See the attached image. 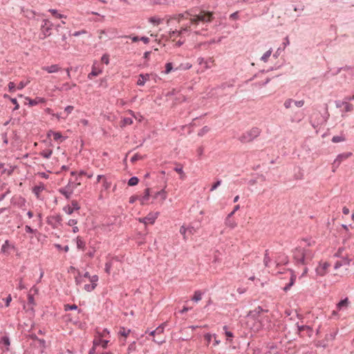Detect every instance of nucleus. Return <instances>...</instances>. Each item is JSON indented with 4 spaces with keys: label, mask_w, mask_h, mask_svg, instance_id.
<instances>
[{
    "label": "nucleus",
    "mask_w": 354,
    "mask_h": 354,
    "mask_svg": "<svg viewBox=\"0 0 354 354\" xmlns=\"http://www.w3.org/2000/svg\"><path fill=\"white\" fill-rule=\"evenodd\" d=\"M186 14L192 17L190 20L193 24H197L200 21L210 22L213 19V13L209 11L200 10L198 14L187 12Z\"/></svg>",
    "instance_id": "nucleus-1"
},
{
    "label": "nucleus",
    "mask_w": 354,
    "mask_h": 354,
    "mask_svg": "<svg viewBox=\"0 0 354 354\" xmlns=\"http://www.w3.org/2000/svg\"><path fill=\"white\" fill-rule=\"evenodd\" d=\"M261 130L257 127H253L251 130L244 133L239 140L243 142H249L260 135Z\"/></svg>",
    "instance_id": "nucleus-2"
},
{
    "label": "nucleus",
    "mask_w": 354,
    "mask_h": 354,
    "mask_svg": "<svg viewBox=\"0 0 354 354\" xmlns=\"http://www.w3.org/2000/svg\"><path fill=\"white\" fill-rule=\"evenodd\" d=\"M53 24L48 19H44L43 24L41 26V33L39 34V39H44L51 35V30Z\"/></svg>",
    "instance_id": "nucleus-3"
},
{
    "label": "nucleus",
    "mask_w": 354,
    "mask_h": 354,
    "mask_svg": "<svg viewBox=\"0 0 354 354\" xmlns=\"http://www.w3.org/2000/svg\"><path fill=\"white\" fill-rule=\"evenodd\" d=\"M293 258L297 264H305L304 249L301 248H296L293 250Z\"/></svg>",
    "instance_id": "nucleus-4"
},
{
    "label": "nucleus",
    "mask_w": 354,
    "mask_h": 354,
    "mask_svg": "<svg viewBox=\"0 0 354 354\" xmlns=\"http://www.w3.org/2000/svg\"><path fill=\"white\" fill-rule=\"evenodd\" d=\"M351 156V153H350V152L339 154L333 163V171H335V169L339 166L342 161H343L344 160H346Z\"/></svg>",
    "instance_id": "nucleus-5"
},
{
    "label": "nucleus",
    "mask_w": 354,
    "mask_h": 354,
    "mask_svg": "<svg viewBox=\"0 0 354 354\" xmlns=\"http://www.w3.org/2000/svg\"><path fill=\"white\" fill-rule=\"evenodd\" d=\"M71 181L69 180V183L66 186V187L64 188H60L59 189V193H61L62 195H64L66 199H70L71 196V194H73V188L74 187H73L71 189Z\"/></svg>",
    "instance_id": "nucleus-6"
},
{
    "label": "nucleus",
    "mask_w": 354,
    "mask_h": 354,
    "mask_svg": "<svg viewBox=\"0 0 354 354\" xmlns=\"http://www.w3.org/2000/svg\"><path fill=\"white\" fill-rule=\"evenodd\" d=\"M157 215H158V213H156L155 214H149L144 218H139V221L140 223H143L145 224H147V223L153 224L156 219L157 218Z\"/></svg>",
    "instance_id": "nucleus-7"
},
{
    "label": "nucleus",
    "mask_w": 354,
    "mask_h": 354,
    "mask_svg": "<svg viewBox=\"0 0 354 354\" xmlns=\"http://www.w3.org/2000/svg\"><path fill=\"white\" fill-rule=\"evenodd\" d=\"M71 205H72V207L68 205L64 208V210L68 214H73L74 210H78L80 208L77 201H72Z\"/></svg>",
    "instance_id": "nucleus-8"
},
{
    "label": "nucleus",
    "mask_w": 354,
    "mask_h": 354,
    "mask_svg": "<svg viewBox=\"0 0 354 354\" xmlns=\"http://www.w3.org/2000/svg\"><path fill=\"white\" fill-rule=\"evenodd\" d=\"M289 271L290 272V278L289 283L283 288L285 292H287L290 289V288L294 285L297 278V276L293 270H289Z\"/></svg>",
    "instance_id": "nucleus-9"
},
{
    "label": "nucleus",
    "mask_w": 354,
    "mask_h": 354,
    "mask_svg": "<svg viewBox=\"0 0 354 354\" xmlns=\"http://www.w3.org/2000/svg\"><path fill=\"white\" fill-rule=\"evenodd\" d=\"M264 310L261 306H258L254 310H250L248 314V317H252L253 319H257L261 313Z\"/></svg>",
    "instance_id": "nucleus-10"
},
{
    "label": "nucleus",
    "mask_w": 354,
    "mask_h": 354,
    "mask_svg": "<svg viewBox=\"0 0 354 354\" xmlns=\"http://www.w3.org/2000/svg\"><path fill=\"white\" fill-rule=\"evenodd\" d=\"M10 248L15 249V246L11 245L8 240H6L1 246V252L4 254L9 255L10 252L8 250Z\"/></svg>",
    "instance_id": "nucleus-11"
},
{
    "label": "nucleus",
    "mask_w": 354,
    "mask_h": 354,
    "mask_svg": "<svg viewBox=\"0 0 354 354\" xmlns=\"http://www.w3.org/2000/svg\"><path fill=\"white\" fill-rule=\"evenodd\" d=\"M62 216L59 214L55 216H51L48 218V223L50 225H56V224H60L62 222Z\"/></svg>",
    "instance_id": "nucleus-12"
},
{
    "label": "nucleus",
    "mask_w": 354,
    "mask_h": 354,
    "mask_svg": "<svg viewBox=\"0 0 354 354\" xmlns=\"http://www.w3.org/2000/svg\"><path fill=\"white\" fill-rule=\"evenodd\" d=\"M314 255L311 250L308 249H304V259H305V264H307L309 261H310Z\"/></svg>",
    "instance_id": "nucleus-13"
},
{
    "label": "nucleus",
    "mask_w": 354,
    "mask_h": 354,
    "mask_svg": "<svg viewBox=\"0 0 354 354\" xmlns=\"http://www.w3.org/2000/svg\"><path fill=\"white\" fill-rule=\"evenodd\" d=\"M45 187L43 183L36 185L32 189V192L35 194L37 198H39L40 193L44 189Z\"/></svg>",
    "instance_id": "nucleus-14"
},
{
    "label": "nucleus",
    "mask_w": 354,
    "mask_h": 354,
    "mask_svg": "<svg viewBox=\"0 0 354 354\" xmlns=\"http://www.w3.org/2000/svg\"><path fill=\"white\" fill-rule=\"evenodd\" d=\"M140 78L137 82V84L138 86H144L146 81H147L149 79V74H140L139 75Z\"/></svg>",
    "instance_id": "nucleus-15"
},
{
    "label": "nucleus",
    "mask_w": 354,
    "mask_h": 354,
    "mask_svg": "<svg viewBox=\"0 0 354 354\" xmlns=\"http://www.w3.org/2000/svg\"><path fill=\"white\" fill-rule=\"evenodd\" d=\"M329 267L328 263H324L322 266L317 268V272L320 276H324L326 274L327 268Z\"/></svg>",
    "instance_id": "nucleus-16"
},
{
    "label": "nucleus",
    "mask_w": 354,
    "mask_h": 354,
    "mask_svg": "<svg viewBox=\"0 0 354 354\" xmlns=\"http://www.w3.org/2000/svg\"><path fill=\"white\" fill-rule=\"evenodd\" d=\"M43 69L49 73H53L57 72L59 69V67L57 64H53L49 66H45L43 68Z\"/></svg>",
    "instance_id": "nucleus-17"
},
{
    "label": "nucleus",
    "mask_w": 354,
    "mask_h": 354,
    "mask_svg": "<svg viewBox=\"0 0 354 354\" xmlns=\"http://www.w3.org/2000/svg\"><path fill=\"white\" fill-rule=\"evenodd\" d=\"M26 100H28V104L30 106H35L36 104H37L39 102H45V100L44 98H40V97H37L34 100H32L29 97H26Z\"/></svg>",
    "instance_id": "nucleus-18"
},
{
    "label": "nucleus",
    "mask_w": 354,
    "mask_h": 354,
    "mask_svg": "<svg viewBox=\"0 0 354 354\" xmlns=\"http://www.w3.org/2000/svg\"><path fill=\"white\" fill-rule=\"evenodd\" d=\"M164 331V326L160 325L158 326L155 330L151 331L149 335L151 336H155L156 335H161Z\"/></svg>",
    "instance_id": "nucleus-19"
},
{
    "label": "nucleus",
    "mask_w": 354,
    "mask_h": 354,
    "mask_svg": "<svg viewBox=\"0 0 354 354\" xmlns=\"http://www.w3.org/2000/svg\"><path fill=\"white\" fill-rule=\"evenodd\" d=\"M348 304V298H345L344 299H342L337 304V308L338 310H341L344 307H346Z\"/></svg>",
    "instance_id": "nucleus-20"
},
{
    "label": "nucleus",
    "mask_w": 354,
    "mask_h": 354,
    "mask_svg": "<svg viewBox=\"0 0 354 354\" xmlns=\"http://www.w3.org/2000/svg\"><path fill=\"white\" fill-rule=\"evenodd\" d=\"M202 295H203V293L201 291H200V290L195 291L194 295L193 297L192 298V300H193L195 302L199 301L202 299Z\"/></svg>",
    "instance_id": "nucleus-21"
},
{
    "label": "nucleus",
    "mask_w": 354,
    "mask_h": 354,
    "mask_svg": "<svg viewBox=\"0 0 354 354\" xmlns=\"http://www.w3.org/2000/svg\"><path fill=\"white\" fill-rule=\"evenodd\" d=\"M149 195H150L149 189L147 188L145 190L144 196L142 198H140L142 204H144L145 202L147 201L149 199Z\"/></svg>",
    "instance_id": "nucleus-22"
},
{
    "label": "nucleus",
    "mask_w": 354,
    "mask_h": 354,
    "mask_svg": "<svg viewBox=\"0 0 354 354\" xmlns=\"http://www.w3.org/2000/svg\"><path fill=\"white\" fill-rule=\"evenodd\" d=\"M138 183H139L138 178L136 176H133L128 180V185L129 186H135V185H138Z\"/></svg>",
    "instance_id": "nucleus-23"
},
{
    "label": "nucleus",
    "mask_w": 354,
    "mask_h": 354,
    "mask_svg": "<svg viewBox=\"0 0 354 354\" xmlns=\"http://www.w3.org/2000/svg\"><path fill=\"white\" fill-rule=\"evenodd\" d=\"M346 138L344 136H335L332 138V142L334 143L345 141Z\"/></svg>",
    "instance_id": "nucleus-24"
},
{
    "label": "nucleus",
    "mask_w": 354,
    "mask_h": 354,
    "mask_svg": "<svg viewBox=\"0 0 354 354\" xmlns=\"http://www.w3.org/2000/svg\"><path fill=\"white\" fill-rule=\"evenodd\" d=\"M271 53H272V50L271 49L267 50L263 55V56L261 57V60L264 62H266L268 61V58L270 57V56L271 55Z\"/></svg>",
    "instance_id": "nucleus-25"
},
{
    "label": "nucleus",
    "mask_w": 354,
    "mask_h": 354,
    "mask_svg": "<svg viewBox=\"0 0 354 354\" xmlns=\"http://www.w3.org/2000/svg\"><path fill=\"white\" fill-rule=\"evenodd\" d=\"M49 12L53 15L55 16V17L58 18V19H62V18H66V17L64 15H61V14H59L57 12V10H55V9H50L49 10Z\"/></svg>",
    "instance_id": "nucleus-26"
},
{
    "label": "nucleus",
    "mask_w": 354,
    "mask_h": 354,
    "mask_svg": "<svg viewBox=\"0 0 354 354\" xmlns=\"http://www.w3.org/2000/svg\"><path fill=\"white\" fill-rule=\"evenodd\" d=\"M176 167L174 169V170L175 171H176L178 174H179L180 175L185 176V173L183 172L182 165L178 164V163H176Z\"/></svg>",
    "instance_id": "nucleus-27"
},
{
    "label": "nucleus",
    "mask_w": 354,
    "mask_h": 354,
    "mask_svg": "<svg viewBox=\"0 0 354 354\" xmlns=\"http://www.w3.org/2000/svg\"><path fill=\"white\" fill-rule=\"evenodd\" d=\"M223 330H225V335L227 337V339L228 341H231L232 340L231 339L234 337L233 333L232 332L227 330V326H223Z\"/></svg>",
    "instance_id": "nucleus-28"
},
{
    "label": "nucleus",
    "mask_w": 354,
    "mask_h": 354,
    "mask_svg": "<svg viewBox=\"0 0 354 354\" xmlns=\"http://www.w3.org/2000/svg\"><path fill=\"white\" fill-rule=\"evenodd\" d=\"M131 330L130 329H126L124 327L120 328V330L119 331V334L122 336H124L125 337H127V335L129 334Z\"/></svg>",
    "instance_id": "nucleus-29"
},
{
    "label": "nucleus",
    "mask_w": 354,
    "mask_h": 354,
    "mask_svg": "<svg viewBox=\"0 0 354 354\" xmlns=\"http://www.w3.org/2000/svg\"><path fill=\"white\" fill-rule=\"evenodd\" d=\"M0 342L3 343L4 345H6L7 346H10V339L6 335L2 336L1 337V342Z\"/></svg>",
    "instance_id": "nucleus-30"
},
{
    "label": "nucleus",
    "mask_w": 354,
    "mask_h": 354,
    "mask_svg": "<svg viewBox=\"0 0 354 354\" xmlns=\"http://www.w3.org/2000/svg\"><path fill=\"white\" fill-rule=\"evenodd\" d=\"M173 70V64L171 62H168L165 64V74H169Z\"/></svg>",
    "instance_id": "nucleus-31"
},
{
    "label": "nucleus",
    "mask_w": 354,
    "mask_h": 354,
    "mask_svg": "<svg viewBox=\"0 0 354 354\" xmlns=\"http://www.w3.org/2000/svg\"><path fill=\"white\" fill-rule=\"evenodd\" d=\"M209 131V128L207 126L203 127L198 133V136H203Z\"/></svg>",
    "instance_id": "nucleus-32"
},
{
    "label": "nucleus",
    "mask_w": 354,
    "mask_h": 354,
    "mask_svg": "<svg viewBox=\"0 0 354 354\" xmlns=\"http://www.w3.org/2000/svg\"><path fill=\"white\" fill-rule=\"evenodd\" d=\"M225 224H226V225H227L228 227H230L231 228H234L236 225V223L234 221H232L229 218H226Z\"/></svg>",
    "instance_id": "nucleus-33"
},
{
    "label": "nucleus",
    "mask_w": 354,
    "mask_h": 354,
    "mask_svg": "<svg viewBox=\"0 0 354 354\" xmlns=\"http://www.w3.org/2000/svg\"><path fill=\"white\" fill-rule=\"evenodd\" d=\"M97 284L96 283H93V284H86L84 287V290H86L87 292H91L92 290H93L95 287H96Z\"/></svg>",
    "instance_id": "nucleus-34"
},
{
    "label": "nucleus",
    "mask_w": 354,
    "mask_h": 354,
    "mask_svg": "<svg viewBox=\"0 0 354 354\" xmlns=\"http://www.w3.org/2000/svg\"><path fill=\"white\" fill-rule=\"evenodd\" d=\"M77 247L79 249H83L85 247V243L79 236L77 238Z\"/></svg>",
    "instance_id": "nucleus-35"
},
{
    "label": "nucleus",
    "mask_w": 354,
    "mask_h": 354,
    "mask_svg": "<svg viewBox=\"0 0 354 354\" xmlns=\"http://www.w3.org/2000/svg\"><path fill=\"white\" fill-rule=\"evenodd\" d=\"M344 111L345 112H351L353 110V104L348 103L346 101V104H344Z\"/></svg>",
    "instance_id": "nucleus-36"
},
{
    "label": "nucleus",
    "mask_w": 354,
    "mask_h": 354,
    "mask_svg": "<svg viewBox=\"0 0 354 354\" xmlns=\"http://www.w3.org/2000/svg\"><path fill=\"white\" fill-rule=\"evenodd\" d=\"M52 150L44 151L41 153V155L44 158H49L52 155Z\"/></svg>",
    "instance_id": "nucleus-37"
},
{
    "label": "nucleus",
    "mask_w": 354,
    "mask_h": 354,
    "mask_svg": "<svg viewBox=\"0 0 354 354\" xmlns=\"http://www.w3.org/2000/svg\"><path fill=\"white\" fill-rule=\"evenodd\" d=\"M158 196H160L162 200H165L166 198V193L165 190L162 189L160 192H158L154 196V197L158 198Z\"/></svg>",
    "instance_id": "nucleus-38"
},
{
    "label": "nucleus",
    "mask_w": 354,
    "mask_h": 354,
    "mask_svg": "<svg viewBox=\"0 0 354 354\" xmlns=\"http://www.w3.org/2000/svg\"><path fill=\"white\" fill-rule=\"evenodd\" d=\"M77 308H78V307L75 304H73V305L66 304V305L64 306V310L66 311H67V310H77Z\"/></svg>",
    "instance_id": "nucleus-39"
},
{
    "label": "nucleus",
    "mask_w": 354,
    "mask_h": 354,
    "mask_svg": "<svg viewBox=\"0 0 354 354\" xmlns=\"http://www.w3.org/2000/svg\"><path fill=\"white\" fill-rule=\"evenodd\" d=\"M192 67V64H189V63H186V64H181L178 68H177L176 69H180V70H187V69H189L190 68Z\"/></svg>",
    "instance_id": "nucleus-40"
},
{
    "label": "nucleus",
    "mask_w": 354,
    "mask_h": 354,
    "mask_svg": "<svg viewBox=\"0 0 354 354\" xmlns=\"http://www.w3.org/2000/svg\"><path fill=\"white\" fill-rule=\"evenodd\" d=\"M294 100L292 99H287L285 102H284V106L286 109H289L292 106V104L293 103Z\"/></svg>",
    "instance_id": "nucleus-41"
},
{
    "label": "nucleus",
    "mask_w": 354,
    "mask_h": 354,
    "mask_svg": "<svg viewBox=\"0 0 354 354\" xmlns=\"http://www.w3.org/2000/svg\"><path fill=\"white\" fill-rule=\"evenodd\" d=\"M53 139L55 140H59V139H63L62 134L59 132H53Z\"/></svg>",
    "instance_id": "nucleus-42"
},
{
    "label": "nucleus",
    "mask_w": 354,
    "mask_h": 354,
    "mask_svg": "<svg viewBox=\"0 0 354 354\" xmlns=\"http://www.w3.org/2000/svg\"><path fill=\"white\" fill-rule=\"evenodd\" d=\"M101 61L108 65L109 64V56L106 54L103 55L101 58Z\"/></svg>",
    "instance_id": "nucleus-43"
},
{
    "label": "nucleus",
    "mask_w": 354,
    "mask_h": 354,
    "mask_svg": "<svg viewBox=\"0 0 354 354\" xmlns=\"http://www.w3.org/2000/svg\"><path fill=\"white\" fill-rule=\"evenodd\" d=\"M270 261V258L268 256V250L266 251V254L263 259V262L266 266H268V263Z\"/></svg>",
    "instance_id": "nucleus-44"
},
{
    "label": "nucleus",
    "mask_w": 354,
    "mask_h": 354,
    "mask_svg": "<svg viewBox=\"0 0 354 354\" xmlns=\"http://www.w3.org/2000/svg\"><path fill=\"white\" fill-rule=\"evenodd\" d=\"M153 341L158 344L160 345L165 342V339L162 337H158L157 338H154Z\"/></svg>",
    "instance_id": "nucleus-45"
},
{
    "label": "nucleus",
    "mask_w": 354,
    "mask_h": 354,
    "mask_svg": "<svg viewBox=\"0 0 354 354\" xmlns=\"http://www.w3.org/2000/svg\"><path fill=\"white\" fill-rule=\"evenodd\" d=\"M100 72L101 71H97L93 68L92 71L88 74V77L91 79L92 77L98 75Z\"/></svg>",
    "instance_id": "nucleus-46"
},
{
    "label": "nucleus",
    "mask_w": 354,
    "mask_h": 354,
    "mask_svg": "<svg viewBox=\"0 0 354 354\" xmlns=\"http://www.w3.org/2000/svg\"><path fill=\"white\" fill-rule=\"evenodd\" d=\"M221 180H218L213 184V185L212 186V187L210 189V191L212 192V191L215 190L218 186L221 185Z\"/></svg>",
    "instance_id": "nucleus-47"
},
{
    "label": "nucleus",
    "mask_w": 354,
    "mask_h": 354,
    "mask_svg": "<svg viewBox=\"0 0 354 354\" xmlns=\"http://www.w3.org/2000/svg\"><path fill=\"white\" fill-rule=\"evenodd\" d=\"M66 29H65L64 27H62L61 24H58L56 26V30L59 35H61L62 32H66Z\"/></svg>",
    "instance_id": "nucleus-48"
},
{
    "label": "nucleus",
    "mask_w": 354,
    "mask_h": 354,
    "mask_svg": "<svg viewBox=\"0 0 354 354\" xmlns=\"http://www.w3.org/2000/svg\"><path fill=\"white\" fill-rule=\"evenodd\" d=\"M55 248H57L58 250H64L65 252H68V250H69V247L68 245H66L64 247H62L60 244H55Z\"/></svg>",
    "instance_id": "nucleus-49"
},
{
    "label": "nucleus",
    "mask_w": 354,
    "mask_h": 354,
    "mask_svg": "<svg viewBox=\"0 0 354 354\" xmlns=\"http://www.w3.org/2000/svg\"><path fill=\"white\" fill-rule=\"evenodd\" d=\"M141 158H142V156H140L139 154L136 153L131 157V162L133 163Z\"/></svg>",
    "instance_id": "nucleus-50"
},
{
    "label": "nucleus",
    "mask_w": 354,
    "mask_h": 354,
    "mask_svg": "<svg viewBox=\"0 0 354 354\" xmlns=\"http://www.w3.org/2000/svg\"><path fill=\"white\" fill-rule=\"evenodd\" d=\"M187 232V228L185 227V226H181L180 229V233L183 235V239H186V232Z\"/></svg>",
    "instance_id": "nucleus-51"
},
{
    "label": "nucleus",
    "mask_w": 354,
    "mask_h": 354,
    "mask_svg": "<svg viewBox=\"0 0 354 354\" xmlns=\"http://www.w3.org/2000/svg\"><path fill=\"white\" fill-rule=\"evenodd\" d=\"M335 335L336 334L335 333H329V334H326V337H325V339L328 341V340H333L335 338Z\"/></svg>",
    "instance_id": "nucleus-52"
},
{
    "label": "nucleus",
    "mask_w": 354,
    "mask_h": 354,
    "mask_svg": "<svg viewBox=\"0 0 354 354\" xmlns=\"http://www.w3.org/2000/svg\"><path fill=\"white\" fill-rule=\"evenodd\" d=\"M335 103L337 108H341L346 104V101L344 100L343 101L336 100Z\"/></svg>",
    "instance_id": "nucleus-53"
},
{
    "label": "nucleus",
    "mask_w": 354,
    "mask_h": 354,
    "mask_svg": "<svg viewBox=\"0 0 354 354\" xmlns=\"http://www.w3.org/2000/svg\"><path fill=\"white\" fill-rule=\"evenodd\" d=\"M298 333H300L301 331L306 329H310V328L306 325L299 326L297 325Z\"/></svg>",
    "instance_id": "nucleus-54"
},
{
    "label": "nucleus",
    "mask_w": 354,
    "mask_h": 354,
    "mask_svg": "<svg viewBox=\"0 0 354 354\" xmlns=\"http://www.w3.org/2000/svg\"><path fill=\"white\" fill-rule=\"evenodd\" d=\"M16 85L14 82H10L8 84V88L10 92H13L15 91Z\"/></svg>",
    "instance_id": "nucleus-55"
},
{
    "label": "nucleus",
    "mask_w": 354,
    "mask_h": 354,
    "mask_svg": "<svg viewBox=\"0 0 354 354\" xmlns=\"http://www.w3.org/2000/svg\"><path fill=\"white\" fill-rule=\"evenodd\" d=\"M10 101L13 103V104L15 105L13 110L14 111L17 110L19 108V105L17 103V99L16 98H10Z\"/></svg>",
    "instance_id": "nucleus-56"
},
{
    "label": "nucleus",
    "mask_w": 354,
    "mask_h": 354,
    "mask_svg": "<svg viewBox=\"0 0 354 354\" xmlns=\"http://www.w3.org/2000/svg\"><path fill=\"white\" fill-rule=\"evenodd\" d=\"M68 33L70 35V31L68 30H66V32H61V37H62V41H66V34Z\"/></svg>",
    "instance_id": "nucleus-57"
},
{
    "label": "nucleus",
    "mask_w": 354,
    "mask_h": 354,
    "mask_svg": "<svg viewBox=\"0 0 354 354\" xmlns=\"http://www.w3.org/2000/svg\"><path fill=\"white\" fill-rule=\"evenodd\" d=\"M140 198L137 195L131 196L129 198V203L131 204L134 203L137 200H138Z\"/></svg>",
    "instance_id": "nucleus-58"
},
{
    "label": "nucleus",
    "mask_w": 354,
    "mask_h": 354,
    "mask_svg": "<svg viewBox=\"0 0 354 354\" xmlns=\"http://www.w3.org/2000/svg\"><path fill=\"white\" fill-rule=\"evenodd\" d=\"M213 335H212L211 334L209 333H206L205 335H204V338L207 341V344H209L211 340H212V338Z\"/></svg>",
    "instance_id": "nucleus-59"
},
{
    "label": "nucleus",
    "mask_w": 354,
    "mask_h": 354,
    "mask_svg": "<svg viewBox=\"0 0 354 354\" xmlns=\"http://www.w3.org/2000/svg\"><path fill=\"white\" fill-rule=\"evenodd\" d=\"M293 103L295 104V105L297 107H301L304 106V100H299V101H295L294 100Z\"/></svg>",
    "instance_id": "nucleus-60"
},
{
    "label": "nucleus",
    "mask_w": 354,
    "mask_h": 354,
    "mask_svg": "<svg viewBox=\"0 0 354 354\" xmlns=\"http://www.w3.org/2000/svg\"><path fill=\"white\" fill-rule=\"evenodd\" d=\"M90 281L91 283V284L93 283H95V282H97L98 281V276L97 275H93L90 277Z\"/></svg>",
    "instance_id": "nucleus-61"
},
{
    "label": "nucleus",
    "mask_w": 354,
    "mask_h": 354,
    "mask_svg": "<svg viewBox=\"0 0 354 354\" xmlns=\"http://www.w3.org/2000/svg\"><path fill=\"white\" fill-rule=\"evenodd\" d=\"M190 31L189 27H185L182 28L180 31L178 32V35H181L182 34Z\"/></svg>",
    "instance_id": "nucleus-62"
},
{
    "label": "nucleus",
    "mask_w": 354,
    "mask_h": 354,
    "mask_svg": "<svg viewBox=\"0 0 354 354\" xmlns=\"http://www.w3.org/2000/svg\"><path fill=\"white\" fill-rule=\"evenodd\" d=\"M70 89H71V86L68 83L64 84L61 88L62 91H68Z\"/></svg>",
    "instance_id": "nucleus-63"
},
{
    "label": "nucleus",
    "mask_w": 354,
    "mask_h": 354,
    "mask_svg": "<svg viewBox=\"0 0 354 354\" xmlns=\"http://www.w3.org/2000/svg\"><path fill=\"white\" fill-rule=\"evenodd\" d=\"M111 268V263L106 262L105 264V272L109 274L110 272Z\"/></svg>",
    "instance_id": "nucleus-64"
}]
</instances>
